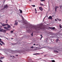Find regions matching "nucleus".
I'll return each mask as SVG.
<instances>
[{
  "label": "nucleus",
  "instance_id": "obj_23",
  "mask_svg": "<svg viewBox=\"0 0 62 62\" xmlns=\"http://www.w3.org/2000/svg\"><path fill=\"white\" fill-rule=\"evenodd\" d=\"M51 61L52 62H55V61L54 60H52Z\"/></svg>",
  "mask_w": 62,
  "mask_h": 62
},
{
  "label": "nucleus",
  "instance_id": "obj_2",
  "mask_svg": "<svg viewBox=\"0 0 62 62\" xmlns=\"http://www.w3.org/2000/svg\"><path fill=\"white\" fill-rule=\"evenodd\" d=\"M8 8V6L7 4L6 5H5L4 6V8L3 9H2L0 10H3V9H5V8Z\"/></svg>",
  "mask_w": 62,
  "mask_h": 62
},
{
  "label": "nucleus",
  "instance_id": "obj_31",
  "mask_svg": "<svg viewBox=\"0 0 62 62\" xmlns=\"http://www.w3.org/2000/svg\"><path fill=\"white\" fill-rule=\"evenodd\" d=\"M60 28H62V27L61 26V25H60Z\"/></svg>",
  "mask_w": 62,
  "mask_h": 62
},
{
  "label": "nucleus",
  "instance_id": "obj_47",
  "mask_svg": "<svg viewBox=\"0 0 62 62\" xmlns=\"http://www.w3.org/2000/svg\"><path fill=\"white\" fill-rule=\"evenodd\" d=\"M11 39H13V38H11Z\"/></svg>",
  "mask_w": 62,
  "mask_h": 62
},
{
  "label": "nucleus",
  "instance_id": "obj_48",
  "mask_svg": "<svg viewBox=\"0 0 62 62\" xmlns=\"http://www.w3.org/2000/svg\"><path fill=\"white\" fill-rule=\"evenodd\" d=\"M13 57H14V56H13Z\"/></svg>",
  "mask_w": 62,
  "mask_h": 62
},
{
  "label": "nucleus",
  "instance_id": "obj_18",
  "mask_svg": "<svg viewBox=\"0 0 62 62\" xmlns=\"http://www.w3.org/2000/svg\"><path fill=\"white\" fill-rule=\"evenodd\" d=\"M3 29H0V32H2L3 31Z\"/></svg>",
  "mask_w": 62,
  "mask_h": 62
},
{
  "label": "nucleus",
  "instance_id": "obj_37",
  "mask_svg": "<svg viewBox=\"0 0 62 62\" xmlns=\"http://www.w3.org/2000/svg\"><path fill=\"white\" fill-rule=\"evenodd\" d=\"M31 48H33V46H32V47H31Z\"/></svg>",
  "mask_w": 62,
  "mask_h": 62
},
{
  "label": "nucleus",
  "instance_id": "obj_45",
  "mask_svg": "<svg viewBox=\"0 0 62 62\" xmlns=\"http://www.w3.org/2000/svg\"><path fill=\"white\" fill-rule=\"evenodd\" d=\"M35 13H37V12H36Z\"/></svg>",
  "mask_w": 62,
  "mask_h": 62
},
{
  "label": "nucleus",
  "instance_id": "obj_26",
  "mask_svg": "<svg viewBox=\"0 0 62 62\" xmlns=\"http://www.w3.org/2000/svg\"><path fill=\"white\" fill-rule=\"evenodd\" d=\"M40 5L41 6H43V4L41 3H40Z\"/></svg>",
  "mask_w": 62,
  "mask_h": 62
},
{
  "label": "nucleus",
  "instance_id": "obj_24",
  "mask_svg": "<svg viewBox=\"0 0 62 62\" xmlns=\"http://www.w3.org/2000/svg\"><path fill=\"white\" fill-rule=\"evenodd\" d=\"M59 40L58 39H56V41L57 42V41H59Z\"/></svg>",
  "mask_w": 62,
  "mask_h": 62
},
{
  "label": "nucleus",
  "instance_id": "obj_5",
  "mask_svg": "<svg viewBox=\"0 0 62 62\" xmlns=\"http://www.w3.org/2000/svg\"><path fill=\"white\" fill-rule=\"evenodd\" d=\"M59 8V7H58V6H56L55 7V12H56V9H57V8Z\"/></svg>",
  "mask_w": 62,
  "mask_h": 62
},
{
  "label": "nucleus",
  "instance_id": "obj_3",
  "mask_svg": "<svg viewBox=\"0 0 62 62\" xmlns=\"http://www.w3.org/2000/svg\"><path fill=\"white\" fill-rule=\"evenodd\" d=\"M4 28L5 29H6V31H10V29H8L7 27H4Z\"/></svg>",
  "mask_w": 62,
  "mask_h": 62
},
{
  "label": "nucleus",
  "instance_id": "obj_42",
  "mask_svg": "<svg viewBox=\"0 0 62 62\" xmlns=\"http://www.w3.org/2000/svg\"><path fill=\"white\" fill-rule=\"evenodd\" d=\"M40 36H41V37H42V35H40Z\"/></svg>",
  "mask_w": 62,
  "mask_h": 62
},
{
  "label": "nucleus",
  "instance_id": "obj_38",
  "mask_svg": "<svg viewBox=\"0 0 62 62\" xmlns=\"http://www.w3.org/2000/svg\"><path fill=\"white\" fill-rule=\"evenodd\" d=\"M57 19H55V21H57Z\"/></svg>",
  "mask_w": 62,
  "mask_h": 62
},
{
  "label": "nucleus",
  "instance_id": "obj_12",
  "mask_svg": "<svg viewBox=\"0 0 62 62\" xmlns=\"http://www.w3.org/2000/svg\"><path fill=\"white\" fill-rule=\"evenodd\" d=\"M5 58V57H1L0 58V60H2V59H4V58Z\"/></svg>",
  "mask_w": 62,
  "mask_h": 62
},
{
  "label": "nucleus",
  "instance_id": "obj_27",
  "mask_svg": "<svg viewBox=\"0 0 62 62\" xmlns=\"http://www.w3.org/2000/svg\"><path fill=\"white\" fill-rule=\"evenodd\" d=\"M2 42V40H1V39H0V42H1V43Z\"/></svg>",
  "mask_w": 62,
  "mask_h": 62
},
{
  "label": "nucleus",
  "instance_id": "obj_16",
  "mask_svg": "<svg viewBox=\"0 0 62 62\" xmlns=\"http://www.w3.org/2000/svg\"><path fill=\"white\" fill-rule=\"evenodd\" d=\"M20 28H21V29H23V28H24V27H23V26H22L20 27Z\"/></svg>",
  "mask_w": 62,
  "mask_h": 62
},
{
  "label": "nucleus",
  "instance_id": "obj_9",
  "mask_svg": "<svg viewBox=\"0 0 62 62\" xmlns=\"http://www.w3.org/2000/svg\"><path fill=\"white\" fill-rule=\"evenodd\" d=\"M48 19H50L51 20H52L53 18L52 16H49V17H48Z\"/></svg>",
  "mask_w": 62,
  "mask_h": 62
},
{
  "label": "nucleus",
  "instance_id": "obj_30",
  "mask_svg": "<svg viewBox=\"0 0 62 62\" xmlns=\"http://www.w3.org/2000/svg\"><path fill=\"white\" fill-rule=\"evenodd\" d=\"M11 33H13V31H10Z\"/></svg>",
  "mask_w": 62,
  "mask_h": 62
},
{
  "label": "nucleus",
  "instance_id": "obj_6",
  "mask_svg": "<svg viewBox=\"0 0 62 62\" xmlns=\"http://www.w3.org/2000/svg\"><path fill=\"white\" fill-rule=\"evenodd\" d=\"M7 25L8 29L10 28V27H11V26L10 25H8H8Z\"/></svg>",
  "mask_w": 62,
  "mask_h": 62
},
{
  "label": "nucleus",
  "instance_id": "obj_28",
  "mask_svg": "<svg viewBox=\"0 0 62 62\" xmlns=\"http://www.w3.org/2000/svg\"><path fill=\"white\" fill-rule=\"evenodd\" d=\"M6 23H8V20H6Z\"/></svg>",
  "mask_w": 62,
  "mask_h": 62
},
{
  "label": "nucleus",
  "instance_id": "obj_41",
  "mask_svg": "<svg viewBox=\"0 0 62 62\" xmlns=\"http://www.w3.org/2000/svg\"><path fill=\"white\" fill-rule=\"evenodd\" d=\"M16 55V56H18V55Z\"/></svg>",
  "mask_w": 62,
  "mask_h": 62
},
{
  "label": "nucleus",
  "instance_id": "obj_36",
  "mask_svg": "<svg viewBox=\"0 0 62 62\" xmlns=\"http://www.w3.org/2000/svg\"><path fill=\"white\" fill-rule=\"evenodd\" d=\"M29 1H30V2H31L32 1H31V0H29Z\"/></svg>",
  "mask_w": 62,
  "mask_h": 62
},
{
  "label": "nucleus",
  "instance_id": "obj_11",
  "mask_svg": "<svg viewBox=\"0 0 62 62\" xmlns=\"http://www.w3.org/2000/svg\"><path fill=\"white\" fill-rule=\"evenodd\" d=\"M49 28L51 29H53V30H54V29H55V27H49Z\"/></svg>",
  "mask_w": 62,
  "mask_h": 62
},
{
  "label": "nucleus",
  "instance_id": "obj_1",
  "mask_svg": "<svg viewBox=\"0 0 62 62\" xmlns=\"http://www.w3.org/2000/svg\"><path fill=\"white\" fill-rule=\"evenodd\" d=\"M42 27H41V25H39V26H37L36 27V29H38V30H39V29H42L41 28Z\"/></svg>",
  "mask_w": 62,
  "mask_h": 62
},
{
  "label": "nucleus",
  "instance_id": "obj_4",
  "mask_svg": "<svg viewBox=\"0 0 62 62\" xmlns=\"http://www.w3.org/2000/svg\"><path fill=\"white\" fill-rule=\"evenodd\" d=\"M17 22V20H16L15 21V23L14 24V25H18V23Z\"/></svg>",
  "mask_w": 62,
  "mask_h": 62
},
{
  "label": "nucleus",
  "instance_id": "obj_40",
  "mask_svg": "<svg viewBox=\"0 0 62 62\" xmlns=\"http://www.w3.org/2000/svg\"><path fill=\"white\" fill-rule=\"evenodd\" d=\"M35 45H36V44H33V45H34V46Z\"/></svg>",
  "mask_w": 62,
  "mask_h": 62
},
{
  "label": "nucleus",
  "instance_id": "obj_34",
  "mask_svg": "<svg viewBox=\"0 0 62 62\" xmlns=\"http://www.w3.org/2000/svg\"><path fill=\"white\" fill-rule=\"evenodd\" d=\"M0 45H1V46H2V44H1V43L0 42Z\"/></svg>",
  "mask_w": 62,
  "mask_h": 62
},
{
  "label": "nucleus",
  "instance_id": "obj_17",
  "mask_svg": "<svg viewBox=\"0 0 62 62\" xmlns=\"http://www.w3.org/2000/svg\"><path fill=\"white\" fill-rule=\"evenodd\" d=\"M26 30L27 31H29V29L28 28H26Z\"/></svg>",
  "mask_w": 62,
  "mask_h": 62
},
{
  "label": "nucleus",
  "instance_id": "obj_44",
  "mask_svg": "<svg viewBox=\"0 0 62 62\" xmlns=\"http://www.w3.org/2000/svg\"><path fill=\"white\" fill-rule=\"evenodd\" d=\"M10 56L11 57H12V56Z\"/></svg>",
  "mask_w": 62,
  "mask_h": 62
},
{
  "label": "nucleus",
  "instance_id": "obj_39",
  "mask_svg": "<svg viewBox=\"0 0 62 62\" xmlns=\"http://www.w3.org/2000/svg\"><path fill=\"white\" fill-rule=\"evenodd\" d=\"M35 11H37V10H36V8H35Z\"/></svg>",
  "mask_w": 62,
  "mask_h": 62
},
{
  "label": "nucleus",
  "instance_id": "obj_49",
  "mask_svg": "<svg viewBox=\"0 0 62 62\" xmlns=\"http://www.w3.org/2000/svg\"><path fill=\"white\" fill-rule=\"evenodd\" d=\"M0 29H1V28H0Z\"/></svg>",
  "mask_w": 62,
  "mask_h": 62
},
{
  "label": "nucleus",
  "instance_id": "obj_46",
  "mask_svg": "<svg viewBox=\"0 0 62 62\" xmlns=\"http://www.w3.org/2000/svg\"><path fill=\"white\" fill-rule=\"evenodd\" d=\"M39 45V44H37V45Z\"/></svg>",
  "mask_w": 62,
  "mask_h": 62
},
{
  "label": "nucleus",
  "instance_id": "obj_14",
  "mask_svg": "<svg viewBox=\"0 0 62 62\" xmlns=\"http://www.w3.org/2000/svg\"><path fill=\"white\" fill-rule=\"evenodd\" d=\"M23 23H24V24H27V23L25 21H24L23 22Z\"/></svg>",
  "mask_w": 62,
  "mask_h": 62
},
{
  "label": "nucleus",
  "instance_id": "obj_19",
  "mask_svg": "<svg viewBox=\"0 0 62 62\" xmlns=\"http://www.w3.org/2000/svg\"><path fill=\"white\" fill-rule=\"evenodd\" d=\"M1 43H2L3 45H5V43H4L3 42H1Z\"/></svg>",
  "mask_w": 62,
  "mask_h": 62
},
{
  "label": "nucleus",
  "instance_id": "obj_7",
  "mask_svg": "<svg viewBox=\"0 0 62 62\" xmlns=\"http://www.w3.org/2000/svg\"><path fill=\"white\" fill-rule=\"evenodd\" d=\"M7 30H2V32L4 33H6V31Z\"/></svg>",
  "mask_w": 62,
  "mask_h": 62
},
{
  "label": "nucleus",
  "instance_id": "obj_22",
  "mask_svg": "<svg viewBox=\"0 0 62 62\" xmlns=\"http://www.w3.org/2000/svg\"><path fill=\"white\" fill-rule=\"evenodd\" d=\"M33 33L32 32V34H31V36H32V37H33Z\"/></svg>",
  "mask_w": 62,
  "mask_h": 62
},
{
  "label": "nucleus",
  "instance_id": "obj_13",
  "mask_svg": "<svg viewBox=\"0 0 62 62\" xmlns=\"http://www.w3.org/2000/svg\"><path fill=\"white\" fill-rule=\"evenodd\" d=\"M54 52H55V53H58V51H57L56 50L54 51Z\"/></svg>",
  "mask_w": 62,
  "mask_h": 62
},
{
  "label": "nucleus",
  "instance_id": "obj_10",
  "mask_svg": "<svg viewBox=\"0 0 62 62\" xmlns=\"http://www.w3.org/2000/svg\"><path fill=\"white\" fill-rule=\"evenodd\" d=\"M8 25V24H1V25L2 26L4 27V26H7Z\"/></svg>",
  "mask_w": 62,
  "mask_h": 62
},
{
  "label": "nucleus",
  "instance_id": "obj_35",
  "mask_svg": "<svg viewBox=\"0 0 62 62\" xmlns=\"http://www.w3.org/2000/svg\"><path fill=\"white\" fill-rule=\"evenodd\" d=\"M42 36L41 37V38L40 39V40H41V39H42Z\"/></svg>",
  "mask_w": 62,
  "mask_h": 62
},
{
  "label": "nucleus",
  "instance_id": "obj_21",
  "mask_svg": "<svg viewBox=\"0 0 62 62\" xmlns=\"http://www.w3.org/2000/svg\"><path fill=\"white\" fill-rule=\"evenodd\" d=\"M39 54L38 53L34 54H33V55H36V54Z\"/></svg>",
  "mask_w": 62,
  "mask_h": 62
},
{
  "label": "nucleus",
  "instance_id": "obj_8",
  "mask_svg": "<svg viewBox=\"0 0 62 62\" xmlns=\"http://www.w3.org/2000/svg\"><path fill=\"white\" fill-rule=\"evenodd\" d=\"M39 9L40 10H41V11H42L43 10V9H42V7H39Z\"/></svg>",
  "mask_w": 62,
  "mask_h": 62
},
{
  "label": "nucleus",
  "instance_id": "obj_43",
  "mask_svg": "<svg viewBox=\"0 0 62 62\" xmlns=\"http://www.w3.org/2000/svg\"><path fill=\"white\" fill-rule=\"evenodd\" d=\"M1 23V24H2V23Z\"/></svg>",
  "mask_w": 62,
  "mask_h": 62
},
{
  "label": "nucleus",
  "instance_id": "obj_15",
  "mask_svg": "<svg viewBox=\"0 0 62 62\" xmlns=\"http://www.w3.org/2000/svg\"><path fill=\"white\" fill-rule=\"evenodd\" d=\"M57 19L58 20V21H61V19H58V18H57Z\"/></svg>",
  "mask_w": 62,
  "mask_h": 62
},
{
  "label": "nucleus",
  "instance_id": "obj_33",
  "mask_svg": "<svg viewBox=\"0 0 62 62\" xmlns=\"http://www.w3.org/2000/svg\"><path fill=\"white\" fill-rule=\"evenodd\" d=\"M0 62H3V61H2V60H0Z\"/></svg>",
  "mask_w": 62,
  "mask_h": 62
},
{
  "label": "nucleus",
  "instance_id": "obj_32",
  "mask_svg": "<svg viewBox=\"0 0 62 62\" xmlns=\"http://www.w3.org/2000/svg\"><path fill=\"white\" fill-rule=\"evenodd\" d=\"M60 8H62V6H60Z\"/></svg>",
  "mask_w": 62,
  "mask_h": 62
},
{
  "label": "nucleus",
  "instance_id": "obj_25",
  "mask_svg": "<svg viewBox=\"0 0 62 62\" xmlns=\"http://www.w3.org/2000/svg\"><path fill=\"white\" fill-rule=\"evenodd\" d=\"M40 1H41V2H43V1H45V0H40Z\"/></svg>",
  "mask_w": 62,
  "mask_h": 62
},
{
  "label": "nucleus",
  "instance_id": "obj_29",
  "mask_svg": "<svg viewBox=\"0 0 62 62\" xmlns=\"http://www.w3.org/2000/svg\"><path fill=\"white\" fill-rule=\"evenodd\" d=\"M32 6L33 7H35V5H32Z\"/></svg>",
  "mask_w": 62,
  "mask_h": 62
},
{
  "label": "nucleus",
  "instance_id": "obj_20",
  "mask_svg": "<svg viewBox=\"0 0 62 62\" xmlns=\"http://www.w3.org/2000/svg\"><path fill=\"white\" fill-rule=\"evenodd\" d=\"M20 13H23V12H22V10H20Z\"/></svg>",
  "mask_w": 62,
  "mask_h": 62
}]
</instances>
